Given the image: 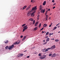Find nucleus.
<instances>
[{"label":"nucleus","mask_w":60,"mask_h":60,"mask_svg":"<svg viewBox=\"0 0 60 60\" xmlns=\"http://www.w3.org/2000/svg\"><path fill=\"white\" fill-rule=\"evenodd\" d=\"M39 17L37 18V19H38V20H39Z\"/></svg>","instance_id":"54"},{"label":"nucleus","mask_w":60,"mask_h":60,"mask_svg":"<svg viewBox=\"0 0 60 60\" xmlns=\"http://www.w3.org/2000/svg\"><path fill=\"white\" fill-rule=\"evenodd\" d=\"M34 2H35V1H34V0H33V1H32V3H34Z\"/></svg>","instance_id":"48"},{"label":"nucleus","mask_w":60,"mask_h":60,"mask_svg":"<svg viewBox=\"0 0 60 60\" xmlns=\"http://www.w3.org/2000/svg\"><path fill=\"white\" fill-rule=\"evenodd\" d=\"M46 1H44L43 4V5H45L46 4Z\"/></svg>","instance_id":"10"},{"label":"nucleus","mask_w":60,"mask_h":60,"mask_svg":"<svg viewBox=\"0 0 60 60\" xmlns=\"http://www.w3.org/2000/svg\"><path fill=\"white\" fill-rule=\"evenodd\" d=\"M47 12H45V15H47Z\"/></svg>","instance_id":"40"},{"label":"nucleus","mask_w":60,"mask_h":60,"mask_svg":"<svg viewBox=\"0 0 60 60\" xmlns=\"http://www.w3.org/2000/svg\"><path fill=\"white\" fill-rule=\"evenodd\" d=\"M55 46L54 45L52 46L51 47V48H50V49H55Z\"/></svg>","instance_id":"5"},{"label":"nucleus","mask_w":60,"mask_h":60,"mask_svg":"<svg viewBox=\"0 0 60 60\" xmlns=\"http://www.w3.org/2000/svg\"><path fill=\"white\" fill-rule=\"evenodd\" d=\"M49 19L50 20V17H49Z\"/></svg>","instance_id":"57"},{"label":"nucleus","mask_w":60,"mask_h":60,"mask_svg":"<svg viewBox=\"0 0 60 60\" xmlns=\"http://www.w3.org/2000/svg\"><path fill=\"white\" fill-rule=\"evenodd\" d=\"M51 40H55V39H54V38H52Z\"/></svg>","instance_id":"39"},{"label":"nucleus","mask_w":60,"mask_h":60,"mask_svg":"<svg viewBox=\"0 0 60 60\" xmlns=\"http://www.w3.org/2000/svg\"><path fill=\"white\" fill-rule=\"evenodd\" d=\"M43 26L44 27H45L47 26V24H44L43 25Z\"/></svg>","instance_id":"12"},{"label":"nucleus","mask_w":60,"mask_h":60,"mask_svg":"<svg viewBox=\"0 0 60 60\" xmlns=\"http://www.w3.org/2000/svg\"><path fill=\"white\" fill-rule=\"evenodd\" d=\"M31 2H33V0H31Z\"/></svg>","instance_id":"49"},{"label":"nucleus","mask_w":60,"mask_h":60,"mask_svg":"<svg viewBox=\"0 0 60 60\" xmlns=\"http://www.w3.org/2000/svg\"><path fill=\"white\" fill-rule=\"evenodd\" d=\"M48 36H47L45 37V39H46V38H48Z\"/></svg>","instance_id":"38"},{"label":"nucleus","mask_w":60,"mask_h":60,"mask_svg":"<svg viewBox=\"0 0 60 60\" xmlns=\"http://www.w3.org/2000/svg\"><path fill=\"white\" fill-rule=\"evenodd\" d=\"M35 11H34L31 14V16L32 17H34V13H35Z\"/></svg>","instance_id":"3"},{"label":"nucleus","mask_w":60,"mask_h":60,"mask_svg":"<svg viewBox=\"0 0 60 60\" xmlns=\"http://www.w3.org/2000/svg\"><path fill=\"white\" fill-rule=\"evenodd\" d=\"M25 25L26 24H23L22 25V26H25Z\"/></svg>","instance_id":"31"},{"label":"nucleus","mask_w":60,"mask_h":60,"mask_svg":"<svg viewBox=\"0 0 60 60\" xmlns=\"http://www.w3.org/2000/svg\"><path fill=\"white\" fill-rule=\"evenodd\" d=\"M47 43V42H45V43H44L43 44H44V45L45 44H46V43Z\"/></svg>","instance_id":"34"},{"label":"nucleus","mask_w":60,"mask_h":60,"mask_svg":"<svg viewBox=\"0 0 60 60\" xmlns=\"http://www.w3.org/2000/svg\"><path fill=\"white\" fill-rule=\"evenodd\" d=\"M12 45L11 46H9L8 49H9V50H11V49H12V48H13L14 47V45Z\"/></svg>","instance_id":"1"},{"label":"nucleus","mask_w":60,"mask_h":60,"mask_svg":"<svg viewBox=\"0 0 60 60\" xmlns=\"http://www.w3.org/2000/svg\"><path fill=\"white\" fill-rule=\"evenodd\" d=\"M20 41H19V42L18 43L17 42H15V43H13V45H16L17 44L18 45L19 44V43H20Z\"/></svg>","instance_id":"2"},{"label":"nucleus","mask_w":60,"mask_h":60,"mask_svg":"<svg viewBox=\"0 0 60 60\" xmlns=\"http://www.w3.org/2000/svg\"><path fill=\"white\" fill-rule=\"evenodd\" d=\"M45 16H46V18H48V15H45Z\"/></svg>","instance_id":"30"},{"label":"nucleus","mask_w":60,"mask_h":60,"mask_svg":"<svg viewBox=\"0 0 60 60\" xmlns=\"http://www.w3.org/2000/svg\"><path fill=\"white\" fill-rule=\"evenodd\" d=\"M28 14H27V15H28V16H29L30 15V14H29L28 15Z\"/></svg>","instance_id":"36"},{"label":"nucleus","mask_w":60,"mask_h":60,"mask_svg":"<svg viewBox=\"0 0 60 60\" xmlns=\"http://www.w3.org/2000/svg\"><path fill=\"white\" fill-rule=\"evenodd\" d=\"M45 11V9H44V10L43 9H42L41 10V13H44Z\"/></svg>","instance_id":"8"},{"label":"nucleus","mask_w":60,"mask_h":60,"mask_svg":"<svg viewBox=\"0 0 60 60\" xmlns=\"http://www.w3.org/2000/svg\"><path fill=\"white\" fill-rule=\"evenodd\" d=\"M49 32H47L46 34V35H48V34H49Z\"/></svg>","instance_id":"27"},{"label":"nucleus","mask_w":60,"mask_h":60,"mask_svg":"<svg viewBox=\"0 0 60 60\" xmlns=\"http://www.w3.org/2000/svg\"><path fill=\"white\" fill-rule=\"evenodd\" d=\"M44 33H46V31H45L44 32Z\"/></svg>","instance_id":"51"},{"label":"nucleus","mask_w":60,"mask_h":60,"mask_svg":"<svg viewBox=\"0 0 60 60\" xmlns=\"http://www.w3.org/2000/svg\"><path fill=\"white\" fill-rule=\"evenodd\" d=\"M46 20H48V18H45Z\"/></svg>","instance_id":"37"},{"label":"nucleus","mask_w":60,"mask_h":60,"mask_svg":"<svg viewBox=\"0 0 60 60\" xmlns=\"http://www.w3.org/2000/svg\"><path fill=\"white\" fill-rule=\"evenodd\" d=\"M60 24V23H58V24L56 25V26H57L58 25H59Z\"/></svg>","instance_id":"28"},{"label":"nucleus","mask_w":60,"mask_h":60,"mask_svg":"<svg viewBox=\"0 0 60 60\" xmlns=\"http://www.w3.org/2000/svg\"><path fill=\"white\" fill-rule=\"evenodd\" d=\"M26 36H25L24 38H23L22 39V40L23 41H24V40H25V39H26Z\"/></svg>","instance_id":"16"},{"label":"nucleus","mask_w":60,"mask_h":60,"mask_svg":"<svg viewBox=\"0 0 60 60\" xmlns=\"http://www.w3.org/2000/svg\"><path fill=\"white\" fill-rule=\"evenodd\" d=\"M34 30H36L37 29H38V28L37 27H35V28H34Z\"/></svg>","instance_id":"17"},{"label":"nucleus","mask_w":60,"mask_h":60,"mask_svg":"<svg viewBox=\"0 0 60 60\" xmlns=\"http://www.w3.org/2000/svg\"><path fill=\"white\" fill-rule=\"evenodd\" d=\"M9 42V41L8 40H7L6 41H4V43H8Z\"/></svg>","instance_id":"15"},{"label":"nucleus","mask_w":60,"mask_h":60,"mask_svg":"<svg viewBox=\"0 0 60 60\" xmlns=\"http://www.w3.org/2000/svg\"><path fill=\"white\" fill-rule=\"evenodd\" d=\"M56 3H55V4H53V5H56Z\"/></svg>","instance_id":"53"},{"label":"nucleus","mask_w":60,"mask_h":60,"mask_svg":"<svg viewBox=\"0 0 60 60\" xmlns=\"http://www.w3.org/2000/svg\"><path fill=\"white\" fill-rule=\"evenodd\" d=\"M42 8L41 7V5H40V10H42Z\"/></svg>","instance_id":"11"},{"label":"nucleus","mask_w":60,"mask_h":60,"mask_svg":"<svg viewBox=\"0 0 60 60\" xmlns=\"http://www.w3.org/2000/svg\"><path fill=\"white\" fill-rule=\"evenodd\" d=\"M60 27V26H57L58 28H59Z\"/></svg>","instance_id":"47"},{"label":"nucleus","mask_w":60,"mask_h":60,"mask_svg":"<svg viewBox=\"0 0 60 60\" xmlns=\"http://www.w3.org/2000/svg\"><path fill=\"white\" fill-rule=\"evenodd\" d=\"M28 15V14H31V12L30 11H29L27 12Z\"/></svg>","instance_id":"14"},{"label":"nucleus","mask_w":60,"mask_h":60,"mask_svg":"<svg viewBox=\"0 0 60 60\" xmlns=\"http://www.w3.org/2000/svg\"><path fill=\"white\" fill-rule=\"evenodd\" d=\"M27 25L25 26H24V27H23V28H26V27H27Z\"/></svg>","instance_id":"29"},{"label":"nucleus","mask_w":60,"mask_h":60,"mask_svg":"<svg viewBox=\"0 0 60 60\" xmlns=\"http://www.w3.org/2000/svg\"><path fill=\"white\" fill-rule=\"evenodd\" d=\"M35 20H34L33 21V24H34V23H35Z\"/></svg>","instance_id":"25"},{"label":"nucleus","mask_w":60,"mask_h":60,"mask_svg":"<svg viewBox=\"0 0 60 60\" xmlns=\"http://www.w3.org/2000/svg\"><path fill=\"white\" fill-rule=\"evenodd\" d=\"M59 40L58 39H56L55 40V41L56 42H57V41H59Z\"/></svg>","instance_id":"22"},{"label":"nucleus","mask_w":60,"mask_h":60,"mask_svg":"<svg viewBox=\"0 0 60 60\" xmlns=\"http://www.w3.org/2000/svg\"><path fill=\"white\" fill-rule=\"evenodd\" d=\"M45 41L44 40L43 41V42H45Z\"/></svg>","instance_id":"55"},{"label":"nucleus","mask_w":60,"mask_h":60,"mask_svg":"<svg viewBox=\"0 0 60 60\" xmlns=\"http://www.w3.org/2000/svg\"><path fill=\"white\" fill-rule=\"evenodd\" d=\"M27 7V6H24L23 8V10H24L25 9V8H26V7Z\"/></svg>","instance_id":"20"},{"label":"nucleus","mask_w":60,"mask_h":60,"mask_svg":"<svg viewBox=\"0 0 60 60\" xmlns=\"http://www.w3.org/2000/svg\"><path fill=\"white\" fill-rule=\"evenodd\" d=\"M29 20L30 21H33V19L32 18H31L29 19Z\"/></svg>","instance_id":"13"},{"label":"nucleus","mask_w":60,"mask_h":60,"mask_svg":"<svg viewBox=\"0 0 60 60\" xmlns=\"http://www.w3.org/2000/svg\"><path fill=\"white\" fill-rule=\"evenodd\" d=\"M37 10L36 6H35L34 8H33L32 9V11H34V10Z\"/></svg>","instance_id":"4"},{"label":"nucleus","mask_w":60,"mask_h":60,"mask_svg":"<svg viewBox=\"0 0 60 60\" xmlns=\"http://www.w3.org/2000/svg\"><path fill=\"white\" fill-rule=\"evenodd\" d=\"M49 40V38H47L46 40V41L47 42Z\"/></svg>","instance_id":"19"},{"label":"nucleus","mask_w":60,"mask_h":60,"mask_svg":"<svg viewBox=\"0 0 60 60\" xmlns=\"http://www.w3.org/2000/svg\"><path fill=\"white\" fill-rule=\"evenodd\" d=\"M58 33H60V31Z\"/></svg>","instance_id":"59"},{"label":"nucleus","mask_w":60,"mask_h":60,"mask_svg":"<svg viewBox=\"0 0 60 60\" xmlns=\"http://www.w3.org/2000/svg\"><path fill=\"white\" fill-rule=\"evenodd\" d=\"M41 23H40L39 25V28H40L41 27Z\"/></svg>","instance_id":"24"},{"label":"nucleus","mask_w":60,"mask_h":60,"mask_svg":"<svg viewBox=\"0 0 60 60\" xmlns=\"http://www.w3.org/2000/svg\"><path fill=\"white\" fill-rule=\"evenodd\" d=\"M50 9H49L48 10V11H50Z\"/></svg>","instance_id":"44"},{"label":"nucleus","mask_w":60,"mask_h":60,"mask_svg":"<svg viewBox=\"0 0 60 60\" xmlns=\"http://www.w3.org/2000/svg\"><path fill=\"white\" fill-rule=\"evenodd\" d=\"M34 48H35V47H33V48H32V49H33Z\"/></svg>","instance_id":"50"},{"label":"nucleus","mask_w":60,"mask_h":60,"mask_svg":"<svg viewBox=\"0 0 60 60\" xmlns=\"http://www.w3.org/2000/svg\"><path fill=\"white\" fill-rule=\"evenodd\" d=\"M39 17H40V15H38L37 16V17H38V18H39Z\"/></svg>","instance_id":"42"},{"label":"nucleus","mask_w":60,"mask_h":60,"mask_svg":"<svg viewBox=\"0 0 60 60\" xmlns=\"http://www.w3.org/2000/svg\"><path fill=\"white\" fill-rule=\"evenodd\" d=\"M31 5H30L26 9V11L27 10H28V9H29L30 8V7H31Z\"/></svg>","instance_id":"9"},{"label":"nucleus","mask_w":60,"mask_h":60,"mask_svg":"<svg viewBox=\"0 0 60 60\" xmlns=\"http://www.w3.org/2000/svg\"><path fill=\"white\" fill-rule=\"evenodd\" d=\"M27 51L26 50L25 51H24V52H26V51Z\"/></svg>","instance_id":"52"},{"label":"nucleus","mask_w":60,"mask_h":60,"mask_svg":"<svg viewBox=\"0 0 60 60\" xmlns=\"http://www.w3.org/2000/svg\"><path fill=\"white\" fill-rule=\"evenodd\" d=\"M53 33H52V34L50 33L49 34V35H53Z\"/></svg>","instance_id":"26"},{"label":"nucleus","mask_w":60,"mask_h":60,"mask_svg":"<svg viewBox=\"0 0 60 60\" xmlns=\"http://www.w3.org/2000/svg\"><path fill=\"white\" fill-rule=\"evenodd\" d=\"M6 49H9V46H7L5 47Z\"/></svg>","instance_id":"23"},{"label":"nucleus","mask_w":60,"mask_h":60,"mask_svg":"<svg viewBox=\"0 0 60 60\" xmlns=\"http://www.w3.org/2000/svg\"><path fill=\"white\" fill-rule=\"evenodd\" d=\"M59 43L60 44V41L59 42Z\"/></svg>","instance_id":"58"},{"label":"nucleus","mask_w":60,"mask_h":60,"mask_svg":"<svg viewBox=\"0 0 60 60\" xmlns=\"http://www.w3.org/2000/svg\"><path fill=\"white\" fill-rule=\"evenodd\" d=\"M50 15H51V13L50 14Z\"/></svg>","instance_id":"60"},{"label":"nucleus","mask_w":60,"mask_h":60,"mask_svg":"<svg viewBox=\"0 0 60 60\" xmlns=\"http://www.w3.org/2000/svg\"><path fill=\"white\" fill-rule=\"evenodd\" d=\"M52 25V23H51V24L49 26V27H50L51 26V25Z\"/></svg>","instance_id":"33"},{"label":"nucleus","mask_w":60,"mask_h":60,"mask_svg":"<svg viewBox=\"0 0 60 60\" xmlns=\"http://www.w3.org/2000/svg\"><path fill=\"white\" fill-rule=\"evenodd\" d=\"M43 29H44V28L43 27L42 29H41L40 30H43Z\"/></svg>","instance_id":"35"},{"label":"nucleus","mask_w":60,"mask_h":60,"mask_svg":"<svg viewBox=\"0 0 60 60\" xmlns=\"http://www.w3.org/2000/svg\"><path fill=\"white\" fill-rule=\"evenodd\" d=\"M24 29H23V32H24L25 30H26V29H27V28H28V27H26V28H23Z\"/></svg>","instance_id":"7"},{"label":"nucleus","mask_w":60,"mask_h":60,"mask_svg":"<svg viewBox=\"0 0 60 60\" xmlns=\"http://www.w3.org/2000/svg\"><path fill=\"white\" fill-rule=\"evenodd\" d=\"M22 9H23V8H22Z\"/></svg>","instance_id":"61"},{"label":"nucleus","mask_w":60,"mask_h":60,"mask_svg":"<svg viewBox=\"0 0 60 60\" xmlns=\"http://www.w3.org/2000/svg\"><path fill=\"white\" fill-rule=\"evenodd\" d=\"M45 49H42V51H45Z\"/></svg>","instance_id":"32"},{"label":"nucleus","mask_w":60,"mask_h":60,"mask_svg":"<svg viewBox=\"0 0 60 60\" xmlns=\"http://www.w3.org/2000/svg\"><path fill=\"white\" fill-rule=\"evenodd\" d=\"M46 12H47V13L48 12V11H46Z\"/></svg>","instance_id":"56"},{"label":"nucleus","mask_w":60,"mask_h":60,"mask_svg":"<svg viewBox=\"0 0 60 60\" xmlns=\"http://www.w3.org/2000/svg\"><path fill=\"white\" fill-rule=\"evenodd\" d=\"M56 28H57V27H56V26H55L54 27V28L53 29V30H55V29H56Z\"/></svg>","instance_id":"21"},{"label":"nucleus","mask_w":60,"mask_h":60,"mask_svg":"<svg viewBox=\"0 0 60 60\" xmlns=\"http://www.w3.org/2000/svg\"><path fill=\"white\" fill-rule=\"evenodd\" d=\"M44 33V32L43 31H42V34H43V33Z\"/></svg>","instance_id":"46"},{"label":"nucleus","mask_w":60,"mask_h":60,"mask_svg":"<svg viewBox=\"0 0 60 60\" xmlns=\"http://www.w3.org/2000/svg\"><path fill=\"white\" fill-rule=\"evenodd\" d=\"M20 37L21 38H22V37H23V36H20Z\"/></svg>","instance_id":"43"},{"label":"nucleus","mask_w":60,"mask_h":60,"mask_svg":"<svg viewBox=\"0 0 60 60\" xmlns=\"http://www.w3.org/2000/svg\"><path fill=\"white\" fill-rule=\"evenodd\" d=\"M56 8V7H53V9H55Z\"/></svg>","instance_id":"45"},{"label":"nucleus","mask_w":60,"mask_h":60,"mask_svg":"<svg viewBox=\"0 0 60 60\" xmlns=\"http://www.w3.org/2000/svg\"><path fill=\"white\" fill-rule=\"evenodd\" d=\"M38 23V22H37L35 24V26H37V24Z\"/></svg>","instance_id":"18"},{"label":"nucleus","mask_w":60,"mask_h":60,"mask_svg":"<svg viewBox=\"0 0 60 60\" xmlns=\"http://www.w3.org/2000/svg\"><path fill=\"white\" fill-rule=\"evenodd\" d=\"M54 0H52V3H54Z\"/></svg>","instance_id":"41"},{"label":"nucleus","mask_w":60,"mask_h":60,"mask_svg":"<svg viewBox=\"0 0 60 60\" xmlns=\"http://www.w3.org/2000/svg\"><path fill=\"white\" fill-rule=\"evenodd\" d=\"M50 49V48H47L45 51H44V52H47V51H48V50Z\"/></svg>","instance_id":"6"}]
</instances>
